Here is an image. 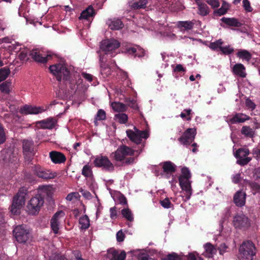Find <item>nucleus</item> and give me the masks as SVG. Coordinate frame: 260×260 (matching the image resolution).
Wrapping results in <instances>:
<instances>
[{"mask_svg":"<svg viewBox=\"0 0 260 260\" xmlns=\"http://www.w3.org/2000/svg\"><path fill=\"white\" fill-rule=\"evenodd\" d=\"M109 27L112 30H119L123 27V23L118 18L109 19L106 22Z\"/></svg>","mask_w":260,"mask_h":260,"instance_id":"obj_24","label":"nucleus"},{"mask_svg":"<svg viewBox=\"0 0 260 260\" xmlns=\"http://www.w3.org/2000/svg\"><path fill=\"white\" fill-rule=\"evenodd\" d=\"M50 72L56 77L58 81L61 79L67 80L70 76V71L66 66L62 63L51 65L49 67Z\"/></svg>","mask_w":260,"mask_h":260,"instance_id":"obj_4","label":"nucleus"},{"mask_svg":"<svg viewBox=\"0 0 260 260\" xmlns=\"http://www.w3.org/2000/svg\"><path fill=\"white\" fill-rule=\"evenodd\" d=\"M138 260H149V255L145 252H140L138 255Z\"/></svg>","mask_w":260,"mask_h":260,"instance_id":"obj_62","label":"nucleus"},{"mask_svg":"<svg viewBox=\"0 0 260 260\" xmlns=\"http://www.w3.org/2000/svg\"><path fill=\"white\" fill-rule=\"evenodd\" d=\"M64 213L62 211H57L52 217L50 221V225L52 230L55 234L58 233L59 226L60 222V219L63 217Z\"/></svg>","mask_w":260,"mask_h":260,"instance_id":"obj_13","label":"nucleus"},{"mask_svg":"<svg viewBox=\"0 0 260 260\" xmlns=\"http://www.w3.org/2000/svg\"><path fill=\"white\" fill-rule=\"evenodd\" d=\"M94 10L91 6H89L85 10L81 13L79 19L88 20L90 17H92L94 15Z\"/></svg>","mask_w":260,"mask_h":260,"instance_id":"obj_30","label":"nucleus"},{"mask_svg":"<svg viewBox=\"0 0 260 260\" xmlns=\"http://www.w3.org/2000/svg\"><path fill=\"white\" fill-rule=\"evenodd\" d=\"M49 156L54 164H61L66 160V156L63 153L55 151L50 152Z\"/></svg>","mask_w":260,"mask_h":260,"instance_id":"obj_22","label":"nucleus"},{"mask_svg":"<svg viewBox=\"0 0 260 260\" xmlns=\"http://www.w3.org/2000/svg\"><path fill=\"white\" fill-rule=\"evenodd\" d=\"M239 258L241 260H253L256 249L254 243L250 241H243L239 248Z\"/></svg>","mask_w":260,"mask_h":260,"instance_id":"obj_2","label":"nucleus"},{"mask_svg":"<svg viewBox=\"0 0 260 260\" xmlns=\"http://www.w3.org/2000/svg\"><path fill=\"white\" fill-rule=\"evenodd\" d=\"M206 1L213 8H218L220 5L218 0H206Z\"/></svg>","mask_w":260,"mask_h":260,"instance_id":"obj_59","label":"nucleus"},{"mask_svg":"<svg viewBox=\"0 0 260 260\" xmlns=\"http://www.w3.org/2000/svg\"><path fill=\"white\" fill-rule=\"evenodd\" d=\"M106 119V113L105 112L102 110L100 109L98 111L96 117V120H103Z\"/></svg>","mask_w":260,"mask_h":260,"instance_id":"obj_54","label":"nucleus"},{"mask_svg":"<svg viewBox=\"0 0 260 260\" xmlns=\"http://www.w3.org/2000/svg\"><path fill=\"white\" fill-rule=\"evenodd\" d=\"M93 164L95 167L102 168L108 172H113L114 170V165L106 156H96L93 161Z\"/></svg>","mask_w":260,"mask_h":260,"instance_id":"obj_8","label":"nucleus"},{"mask_svg":"<svg viewBox=\"0 0 260 260\" xmlns=\"http://www.w3.org/2000/svg\"><path fill=\"white\" fill-rule=\"evenodd\" d=\"M162 169L165 173L167 174H172L175 172L176 166L171 161H167L163 162Z\"/></svg>","mask_w":260,"mask_h":260,"instance_id":"obj_29","label":"nucleus"},{"mask_svg":"<svg viewBox=\"0 0 260 260\" xmlns=\"http://www.w3.org/2000/svg\"><path fill=\"white\" fill-rule=\"evenodd\" d=\"M221 20L225 24L234 27H240L242 26V23L240 22L238 20L235 18H226L223 17Z\"/></svg>","mask_w":260,"mask_h":260,"instance_id":"obj_31","label":"nucleus"},{"mask_svg":"<svg viewBox=\"0 0 260 260\" xmlns=\"http://www.w3.org/2000/svg\"><path fill=\"white\" fill-rule=\"evenodd\" d=\"M82 174L85 177H89L92 175L91 167L88 165H86L83 167Z\"/></svg>","mask_w":260,"mask_h":260,"instance_id":"obj_48","label":"nucleus"},{"mask_svg":"<svg viewBox=\"0 0 260 260\" xmlns=\"http://www.w3.org/2000/svg\"><path fill=\"white\" fill-rule=\"evenodd\" d=\"M135 131L131 129H127L126 131V135L128 138L133 142L137 144H140L141 140H140V136L138 133V129L136 127H134Z\"/></svg>","mask_w":260,"mask_h":260,"instance_id":"obj_25","label":"nucleus"},{"mask_svg":"<svg viewBox=\"0 0 260 260\" xmlns=\"http://www.w3.org/2000/svg\"><path fill=\"white\" fill-rule=\"evenodd\" d=\"M19 59L21 61H25L28 59L27 52L23 51L20 52L18 55Z\"/></svg>","mask_w":260,"mask_h":260,"instance_id":"obj_63","label":"nucleus"},{"mask_svg":"<svg viewBox=\"0 0 260 260\" xmlns=\"http://www.w3.org/2000/svg\"><path fill=\"white\" fill-rule=\"evenodd\" d=\"M29 55L35 61L41 63H45L47 61L48 58L50 57V55H48L47 57H43L36 51H31L29 53Z\"/></svg>","mask_w":260,"mask_h":260,"instance_id":"obj_33","label":"nucleus"},{"mask_svg":"<svg viewBox=\"0 0 260 260\" xmlns=\"http://www.w3.org/2000/svg\"><path fill=\"white\" fill-rule=\"evenodd\" d=\"M27 193V190L25 187L19 189L17 194L13 197L12 204L10 208V212L13 215H18L20 213V209L24 205L25 197Z\"/></svg>","mask_w":260,"mask_h":260,"instance_id":"obj_1","label":"nucleus"},{"mask_svg":"<svg viewBox=\"0 0 260 260\" xmlns=\"http://www.w3.org/2000/svg\"><path fill=\"white\" fill-rule=\"evenodd\" d=\"M121 214L123 217L129 221H133L134 220L132 211L128 208H124L121 210Z\"/></svg>","mask_w":260,"mask_h":260,"instance_id":"obj_41","label":"nucleus"},{"mask_svg":"<svg viewBox=\"0 0 260 260\" xmlns=\"http://www.w3.org/2000/svg\"><path fill=\"white\" fill-rule=\"evenodd\" d=\"M245 105L248 109H250L251 110H254L256 107L255 104L249 99L246 100Z\"/></svg>","mask_w":260,"mask_h":260,"instance_id":"obj_56","label":"nucleus"},{"mask_svg":"<svg viewBox=\"0 0 260 260\" xmlns=\"http://www.w3.org/2000/svg\"><path fill=\"white\" fill-rule=\"evenodd\" d=\"M79 197V194L77 192H74L68 194L66 197V199L68 201H71L74 199H78Z\"/></svg>","mask_w":260,"mask_h":260,"instance_id":"obj_58","label":"nucleus"},{"mask_svg":"<svg viewBox=\"0 0 260 260\" xmlns=\"http://www.w3.org/2000/svg\"><path fill=\"white\" fill-rule=\"evenodd\" d=\"M196 22V20L194 19L191 21H180L177 23V26L181 31H187L193 28Z\"/></svg>","mask_w":260,"mask_h":260,"instance_id":"obj_20","label":"nucleus"},{"mask_svg":"<svg viewBox=\"0 0 260 260\" xmlns=\"http://www.w3.org/2000/svg\"><path fill=\"white\" fill-rule=\"evenodd\" d=\"M204 248L207 253V256L209 257H212L217 252V249L210 243L205 244L204 245Z\"/></svg>","mask_w":260,"mask_h":260,"instance_id":"obj_35","label":"nucleus"},{"mask_svg":"<svg viewBox=\"0 0 260 260\" xmlns=\"http://www.w3.org/2000/svg\"><path fill=\"white\" fill-rule=\"evenodd\" d=\"M125 235L122 232V230L119 231L116 234V240L118 242H121L124 241Z\"/></svg>","mask_w":260,"mask_h":260,"instance_id":"obj_57","label":"nucleus"},{"mask_svg":"<svg viewBox=\"0 0 260 260\" xmlns=\"http://www.w3.org/2000/svg\"><path fill=\"white\" fill-rule=\"evenodd\" d=\"M13 233L16 241L20 243H26L30 237L29 230L24 224L16 226L13 229Z\"/></svg>","mask_w":260,"mask_h":260,"instance_id":"obj_5","label":"nucleus"},{"mask_svg":"<svg viewBox=\"0 0 260 260\" xmlns=\"http://www.w3.org/2000/svg\"><path fill=\"white\" fill-rule=\"evenodd\" d=\"M33 171L38 177L45 180L53 179L56 176L55 173H53L50 170L42 168L39 165L34 166Z\"/></svg>","mask_w":260,"mask_h":260,"instance_id":"obj_12","label":"nucleus"},{"mask_svg":"<svg viewBox=\"0 0 260 260\" xmlns=\"http://www.w3.org/2000/svg\"><path fill=\"white\" fill-rule=\"evenodd\" d=\"M196 133V128H187L178 139V141L184 145H189L194 141Z\"/></svg>","mask_w":260,"mask_h":260,"instance_id":"obj_11","label":"nucleus"},{"mask_svg":"<svg viewBox=\"0 0 260 260\" xmlns=\"http://www.w3.org/2000/svg\"><path fill=\"white\" fill-rule=\"evenodd\" d=\"M10 74V70L7 67L0 69V82L5 80Z\"/></svg>","mask_w":260,"mask_h":260,"instance_id":"obj_44","label":"nucleus"},{"mask_svg":"<svg viewBox=\"0 0 260 260\" xmlns=\"http://www.w3.org/2000/svg\"><path fill=\"white\" fill-rule=\"evenodd\" d=\"M23 150L24 153H32L34 151V144L32 140H24L23 141Z\"/></svg>","mask_w":260,"mask_h":260,"instance_id":"obj_32","label":"nucleus"},{"mask_svg":"<svg viewBox=\"0 0 260 260\" xmlns=\"http://www.w3.org/2000/svg\"><path fill=\"white\" fill-rule=\"evenodd\" d=\"M223 41L221 39L218 40L214 42H212L209 45V48L213 50H221Z\"/></svg>","mask_w":260,"mask_h":260,"instance_id":"obj_45","label":"nucleus"},{"mask_svg":"<svg viewBox=\"0 0 260 260\" xmlns=\"http://www.w3.org/2000/svg\"><path fill=\"white\" fill-rule=\"evenodd\" d=\"M186 71L185 68H184L182 65L179 64H177L176 66L174 68L173 72H178V73H184Z\"/></svg>","mask_w":260,"mask_h":260,"instance_id":"obj_61","label":"nucleus"},{"mask_svg":"<svg viewBox=\"0 0 260 260\" xmlns=\"http://www.w3.org/2000/svg\"><path fill=\"white\" fill-rule=\"evenodd\" d=\"M237 57L249 61L252 57L251 54L246 50H241L237 53Z\"/></svg>","mask_w":260,"mask_h":260,"instance_id":"obj_37","label":"nucleus"},{"mask_svg":"<svg viewBox=\"0 0 260 260\" xmlns=\"http://www.w3.org/2000/svg\"><path fill=\"white\" fill-rule=\"evenodd\" d=\"M111 106L113 110L115 112H124L127 109V106L120 102H113L111 104Z\"/></svg>","mask_w":260,"mask_h":260,"instance_id":"obj_36","label":"nucleus"},{"mask_svg":"<svg viewBox=\"0 0 260 260\" xmlns=\"http://www.w3.org/2000/svg\"><path fill=\"white\" fill-rule=\"evenodd\" d=\"M110 216L112 219H115L117 216V212L116 210V207H113L110 209Z\"/></svg>","mask_w":260,"mask_h":260,"instance_id":"obj_60","label":"nucleus"},{"mask_svg":"<svg viewBox=\"0 0 260 260\" xmlns=\"http://www.w3.org/2000/svg\"><path fill=\"white\" fill-rule=\"evenodd\" d=\"M229 9V5L228 3L223 1L221 8L214 11V13L218 14L219 16L223 15L227 12Z\"/></svg>","mask_w":260,"mask_h":260,"instance_id":"obj_40","label":"nucleus"},{"mask_svg":"<svg viewBox=\"0 0 260 260\" xmlns=\"http://www.w3.org/2000/svg\"><path fill=\"white\" fill-rule=\"evenodd\" d=\"M55 122L56 121L55 119L50 118L40 121L38 123L40 124L41 128L50 129H52L55 126Z\"/></svg>","mask_w":260,"mask_h":260,"instance_id":"obj_27","label":"nucleus"},{"mask_svg":"<svg viewBox=\"0 0 260 260\" xmlns=\"http://www.w3.org/2000/svg\"><path fill=\"white\" fill-rule=\"evenodd\" d=\"M246 194L242 190L237 191L233 197V202L237 207H242L245 205Z\"/></svg>","mask_w":260,"mask_h":260,"instance_id":"obj_16","label":"nucleus"},{"mask_svg":"<svg viewBox=\"0 0 260 260\" xmlns=\"http://www.w3.org/2000/svg\"><path fill=\"white\" fill-rule=\"evenodd\" d=\"M250 152L248 149L241 148H239L235 154V156L237 158V164L244 166L247 165L252 159L251 157H247Z\"/></svg>","mask_w":260,"mask_h":260,"instance_id":"obj_10","label":"nucleus"},{"mask_svg":"<svg viewBox=\"0 0 260 260\" xmlns=\"http://www.w3.org/2000/svg\"><path fill=\"white\" fill-rule=\"evenodd\" d=\"M107 256L109 260H125L126 253L124 251L119 253V251L111 248L108 250Z\"/></svg>","mask_w":260,"mask_h":260,"instance_id":"obj_14","label":"nucleus"},{"mask_svg":"<svg viewBox=\"0 0 260 260\" xmlns=\"http://www.w3.org/2000/svg\"><path fill=\"white\" fill-rule=\"evenodd\" d=\"M245 182L247 185H249L256 192H260V186L257 183L248 180L245 181Z\"/></svg>","mask_w":260,"mask_h":260,"instance_id":"obj_47","label":"nucleus"},{"mask_svg":"<svg viewBox=\"0 0 260 260\" xmlns=\"http://www.w3.org/2000/svg\"><path fill=\"white\" fill-rule=\"evenodd\" d=\"M220 51L225 55H229L234 52V49L230 45H228L224 47L222 46Z\"/></svg>","mask_w":260,"mask_h":260,"instance_id":"obj_50","label":"nucleus"},{"mask_svg":"<svg viewBox=\"0 0 260 260\" xmlns=\"http://www.w3.org/2000/svg\"><path fill=\"white\" fill-rule=\"evenodd\" d=\"M43 111L44 110L40 107H32L27 105L20 109V112L23 114H37Z\"/></svg>","mask_w":260,"mask_h":260,"instance_id":"obj_18","label":"nucleus"},{"mask_svg":"<svg viewBox=\"0 0 260 260\" xmlns=\"http://www.w3.org/2000/svg\"><path fill=\"white\" fill-rule=\"evenodd\" d=\"M179 177H182L187 179L191 178V174L187 168L184 167L181 169V174Z\"/></svg>","mask_w":260,"mask_h":260,"instance_id":"obj_51","label":"nucleus"},{"mask_svg":"<svg viewBox=\"0 0 260 260\" xmlns=\"http://www.w3.org/2000/svg\"><path fill=\"white\" fill-rule=\"evenodd\" d=\"M44 203V199L40 195L37 194L32 197L28 202L27 208L29 213L35 215L39 212Z\"/></svg>","mask_w":260,"mask_h":260,"instance_id":"obj_6","label":"nucleus"},{"mask_svg":"<svg viewBox=\"0 0 260 260\" xmlns=\"http://www.w3.org/2000/svg\"><path fill=\"white\" fill-rule=\"evenodd\" d=\"M179 182L182 189L186 192L187 194L188 195V198H189L191 194V182L189 181V179L179 177Z\"/></svg>","mask_w":260,"mask_h":260,"instance_id":"obj_23","label":"nucleus"},{"mask_svg":"<svg viewBox=\"0 0 260 260\" xmlns=\"http://www.w3.org/2000/svg\"><path fill=\"white\" fill-rule=\"evenodd\" d=\"M115 119L120 123H126L128 120V116L125 113H118L115 115Z\"/></svg>","mask_w":260,"mask_h":260,"instance_id":"obj_42","label":"nucleus"},{"mask_svg":"<svg viewBox=\"0 0 260 260\" xmlns=\"http://www.w3.org/2000/svg\"><path fill=\"white\" fill-rule=\"evenodd\" d=\"M242 3L243 6L247 12H250L252 11V8L250 6V3L248 0H243Z\"/></svg>","mask_w":260,"mask_h":260,"instance_id":"obj_55","label":"nucleus"},{"mask_svg":"<svg viewBox=\"0 0 260 260\" xmlns=\"http://www.w3.org/2000/svg\"><path fill=\"white\" fill-rule=\"evenodd\" d=\"M52 193V187L50 185L39 186L38 195H40L44 199L45 196L50 197Z\"/></svg>","mask_w":260,"mask_h":260,"instance_id":"obj_28","label":"nucleus"},{"mask_svg":"<svg viewBox=\"0 0 260 260\" xmlns=\"http://www.w3.org/2000/svg\"><path fill=\"white\" fill-rule=\"evenodd\" d=\"M164 260H181V257L176 253L173 252L167 255Z\"/></svg>","mask_w":260,"mask_h":260,"instance_id":"obj_52","label":"nucleus"},{"mask_svg":"<svg viewBox=\"0 0 260 260\" xmlns=\"http://www.w3.org/2000/svg\"><path fill=\"white\" fill-rule=\"evenodd\" d=\"M241 133L245 137L252 138L254 137L255 131L249 126H243L241 130Z\"/></svg>","mask_w":260,"mask_h":260,"instance_id":"obj_34","label":"nucleus"},{"mask_svg":"<svg viewBox=\"0 0 260 260\" xmlns=\"http://www.w3.org/2000/svg\"><path fill=\"white\" fill-rule=\"evenodd\" d=\"M160 204L164 208L169 209L173 207V205L170 202L168 198L160 201Z\"/></svg>","mask_w":260,"mask_h":260,"instance_id":"obj_49","label":"nucleus"},{"mask_svg":"<svg viewBox=\"0 0 260 260\" xmlns=\"http://www.w3.org/2000/svg\"><path fill=\"white\" fill-rule=\"evenodd\" d=\"M97 53L99 54V61L101 68V72L102 74L104 72L107 75L110 74V69L108 67V65L106 63V52L104 54H101V51H97Z\"/></svg>","mask_w":260,"mask_h":260,"instance_id":"obj_17","label":"nucleus"},{"mask_svg":"<svg viewBox=\"0 0 260 260\" xmlns=\"http://www.w3.org/2000/svg\"><path fill=\"white\" fill-rule=\"evenodd\" d=\"M6 140V133L2 124L0 123V145L3 144Z\"/></svg>","mask_w":260,"mask_h":260,"instance_id":"obj_53","label":"nucleus"},{"mask_svg":"<svg viewBox=\"0 0 260 260\" xmlns=\"http://www.w3.org/2000/svg\"><path fill=\"white\" fill-rule=\"evenodd\" d=\"M250 119V117L245 114L239 113L234 115L232 117H229L227 122L229 124H233L237 123H243Z\"/></svg>","mask_w":260,"mask_h":260,"instance_id":"obj_15","label":"nucleus"},{"mask_svg":"<svg viewBox=\"0 0 260 260\" xmlns=\"http://www.w3.org/2000/svg\"><path fill=\"white\" fill-rule=\"evenodd\" d=\"M1 154V159L5 162H12L17 159L15 154L10 149L3 150Z\"/></svg>","mask_w":260,"mask_h":260,"instance_id":"obj_21","label":"nucleus"},{"mask_svg":"<svg viewBox=\"0 0 260 260\" xmlns=\"http://www.w3.org/2000/svg\"><path fill=\"white\" fill-rule=\"evenodd\" d=\"M195 2L198 6V14L202 16H206L209 14L210 12L209 8L202 0H195Z\"/></svg>","mask_w":260,"mask_h":260,"instance_id":"obj_19","label":"nucleus"},{"mask_svg":"<svg viewBox=\"0 0 260 260\" xmlns=\"http://www.w3.org/2000/svg\"><path fill=\"white\" fill-rule=\"evenodd\" d=\"M233 72L234 74L241 78H245L246 76L245 68L244 65L241 63L235 64L233 68Z\"/></svg>","mask_w":260,"mask_h":260,"instance_id":"obj_26","label":"nucleus"},{"mask_svg":"<svg viewBox=\"0 0 260 260\" xmlns=\"http://www.w3.org/2000/svg\"><path fill=\"white\" fill-rule=\"evenodd\" d=\"M146 0H138L132 4V8L134 9L144 8L146 7Z\"/></svg>","mask_w":260,"mask_h":260,"instance_id":"obj_43","label":"nucleus"},{"mask_svg":"<svg viewBox=\"0 0 260 260\" xmlns=\"http://www.w3.org/2000/svg\"><path fill=\"white\" fill-rule=\"evenodd\" d=\"M120 43L116 40L106 39L102 41L101 43L100 48L106 54H111V57L114 56L112 51L120 47Z\"/></svg>","mask_w":260,"mask_h":260,"instance_id":"obj_9","label":"nucleus"},{"mask_svg":"<svg viewBox=\"0 0 260 260\" xmlns=\"http://www.w3.org/2000/svg\"><path fill=\"white\" fill-rule=\"evenodd\" d=\"M79 223L81 225L82 229H87L89 228V219L86 215H85L79 218Z\"/></svg>","mask_w":260,"mask_h":260,"instance_id":"obj_38","label":"nucleus"},{"mask_svg":"<svg viewBox=\"0 0 260 260\" xmlns=\"http://www.w3.org/2000/svg\"><path fill=\"white\" fill-rule=\"evenodd\" d=\"M191 114V110L190 109H186L183 110V112H181L180 116L182 119H185L187 121H190L191 120V117L190 115Z\"/></svg>","mask_w":260,"mask_h":260,"instance_id":"obj_46","label":"nucleus"},{"mask_svg":"<svg viewBox=\"0 0 260 260\" xmlns=\"http://www.w3.org/2000/svg\"><path fill=\"white\" fill-rule=\"evenodd\" d=\"M228 248V246L226 245L225 243H222L218 247V249L219 251V253L220 254H223L224 252L226 251V249Z\"/></svg>","mask_w":260,"mask_h":260,"instance_id":"obj_64","label":"nucleus"},{"mask_svg":"<svg viewBox=\"0 0 260 260\" xmlns=\"http://www.w3.org/2000/svg\"><path fill=\"white\" fill-rule=\"evenodd\" d=\"M11 82L8 81L3 82L0 84V90L2 92L9 94L10 92Z\"/></svg>","mask_w":260,"mask_h":260,"instance_id":"obj_39","label":"nucleus"},{"mask_svg":"<svg viewBox=\"0 0 260 260\" xmlns=\"http://www.w3.org/2000/svg\"><path fill=\"white\" fill-rule=\"evenodd\" d=\"M135 150L131 147L124 145L119 146L117 150L111 153L110 157L116 161L124 160L127 156H133Z\"/></svg>","mask_w":260,"mask_h":260,"instance_id":"obj_3","label":"nucleus"},{"mask_svg":"<svg viewBox=\"0 0 260 260\" xmlns=\"http://www.w3.org/2000/svg\"><path fill=\"white\" fill-rule=\"evenodd\" d=\"M233 224L236 229L245 230L250 226V220L243 213H238L233 217Z\"/></svg>","mask_w":260,"mask_h":260,"instance_id":"obj_7","label":"nucleus"}]
</instances>
